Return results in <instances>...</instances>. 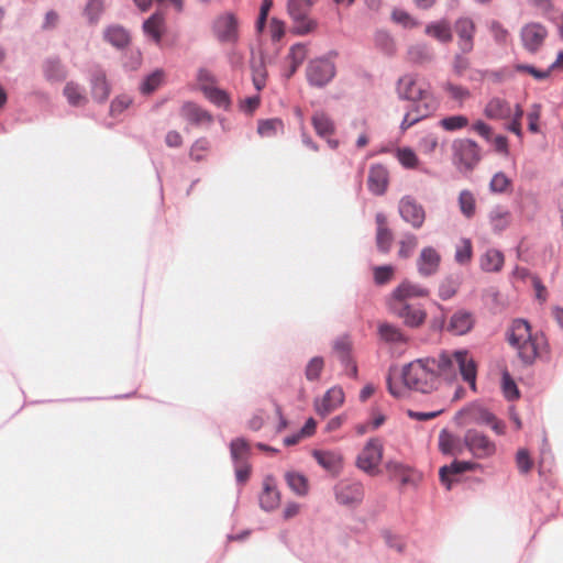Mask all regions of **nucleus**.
<instances>
[{"mask_svg":"<svg viewBox=\"0 0 563 563\" xmlns=\"http://www.w3.org/2000/svg\"><path fill=\"white\" fill-rule=\"evenodd\" d=\"M430 365L433 366V361L429 357L418 358L406 364L401 371L402 387L394 385L389 374L386 378L389 394L395 398H402L408 390L429 394L437 389V375L433 374Z\"/></svg>","mask_w":563,"mask_h":563,"instance_id":"obj_1","label":"nucleus"},{"mask_svg":"<svg viewBox=\"0 0 563 563\" xmlns=\"http://www.w3.org/2000/svg\"><path fill=\"white\" fill-rule=\"evenodd\" d=\"M506 340L516 349L517 355L525 366H531L541 351H549V343L543 332H531L528 320H512L506 332Z\"/></svg>","mask_w":563,"mask_h":563,"instance_id":"obj_2","label":"nucleus"},{"mask_svg":"<svg viewBox=\"0 0 563 563\" xmlns=\"http://www.w3.org/2000/svg\"><path fill=\"white\" fill-rule=\"evenodd\" d=\"M455 420L459 424L488 426L498 435L504 434L506 430L505 422L478 401L471 402L457 411Z\"/></svg>","mask_w":563,"mask_h":563,"instance_id":"obj_3","label":"nucleus"},{"mask_svg":"<svg viewBox=\"0 0 563 563\" xmlns=\"http://www.w3.org/2000/svg\"><path fill=\"white\" fill-rule=\"evenodd\" d=\"M482 159L478 144L471 139H457L452 143V162L460 173H471Z\"/></svg>","mask_w":563,"mask_h":563,"instance_id":"obj_4","label":"nucleus"},{"mask_svg":"<svg viewBox=\"0 0 563 563\" xmlns=\"http://www.w3.org/2000/svg\"><path fill=\"white\" fill-rule=\"evenodd\" d=\"M396 90L398 98L401 100L410 101L411 104L417 103H429L433 102L435 110L438 109L439 102L433 93L417 82V78L413 75L407 74L397 80Z\"/></svg>","mask_w":563,"mask_h":563,"instance_id":"obj_5","label":"nucleus"},{"mask_svg":"<svg viewBox=\"0 0 563 563\" xmlns=\"http://www.w3.org/2000/svg\"><path fill=\"white\" fill-rule=\"evenodd\" d=\"M390 314L401 320L409 329L420 328L427 320V311L420 303L385 300Z\"/></svg>","mask_w":563,"mask_h":563,"instance_id":"obj_6","label":"nucleus"},{"mask_svg":"<svg viewBox=\"0 0 563 563\" xmlns=\"http://www.w3.org/2000/svg\"><path fill=\"white\" fill-rule=\"evenodd\" d=\"M336 67L327 56L311 59L306 69V77L310 86L323 88L335 77Z\"/></svg>","mask_w":563,"mask_h":563,"instance_id":"obj_7","label":"nucleus"},{"mask_svg":"<svg viewBox=\"0 0 563 563\" xmlns=\"http://www.w3.org/2000/svg\"><path fill=\"white\" fill-rule=\"evenodd\" d=\"M334 497L342 506L356 507L364 498L363 484L356 479H342L334 486Z\"/></svg>","mask_w":563,"mask_h":563,"instance_id":"obj_8","label":"nucleus"},{"mask_svg":"<svg viewBox=\"0 0 563 563\" xmlns=\"http://www.w3.org/2000/svg\"><path fill=\"white\" fill-rule=\"evenodd\" d=\"M383 457V444L378 439H369L356 457V466L366 474H375Z\"/></svg>","mask_w":563,"mask_h":563,"instance_id":"obj_9","label":"nucleus"},{"mask_svg":"<svg viewBox=\"0 0 563 563\" xmlns=\"http://www.w3.org/2000/svg\"><path fill=\"white\" fill-rule=\"evenodd\" d=\"M464 444L476 459H486L496 452V444L476 429H468L465 432Z\"/></svg>","mask_w":563,"mask_h":563,"instance_id":"obj_10","label":"nucleus"},{"mask_svg":"<svg viewBox=\"0 0 563 563\" xmlns=\"http://www.w3.org/2000/svg\"><path fill=\"white\" fill-rule=\"evenodd\" d=\"M398 212L401 219L413 229H420L426 220V211L412 196H404L398 203Z\"/></svg>","mask_w":563,"mask_h":563,"instance_id":"obj_11","label":"nucleus"},{"mask_svg":"<svg viewBox=\"0 0 563 563\" xmlns=\"http://www.w3.org/2000/svg\"><path fill=\"white\" fill-rule=\"evenodd\" d=\"M547 36L548 30L538 22L528 23L520 31L522 46L531 54H536L541 48Z\"/></svg>","mask_w":563,"mask_h":563,"instance_id":"obj_12","label":"nucleus"},{"mask_svg":"<svg viewBox=\"0 0 563 563\" xmlns=\"http://www.w3.org/2000/svg\"><path fill=\"white\" fill-rule=\"evenodd\" d=\"M453 30L457 36V47L462 53H471L474 49V38L476 34V25L468 16L459 18L453 25Z\"/></svg>","mask_w":563,"mask_h":563,"instance_id":"obj_13","label":"nucleus"},{"mask_svg":"<svg viewBox=\"0 0 563 563\" xmlns=\"http://www.w3.org/2000/svg\"><path fill=\"white\" fill-rule=\"evenodd\" d=\"M429 295V288L409 279H404L396 288L393 289L385 300L409 302L410 299L426 298Z\"/></svg>","mask_w":563,"mask_h":563,"instance_id":"obj_14","label":"nucleus"},{"mask_svg":"<svg viewBox=\"0 0 563 563\" xmlns=\"http://www.w3.org/2000/svg\"><path fill=\"white\" fill-rule=\"evenodd\" d=\"M440 265L441 255L433 246L423 247L416 262L417 272L423 278L434 276Z\"/></svg>","mask_w":563,"mask_h":563,"instance_id":"obj_15","label":"nucleus"},{"mask_svg":"<svg viewBox=\"0 0 563 563\" xmlns=\"http://www.w3.org/2000/svg\"><path fill=\"white\" fill-rule=\"evenodd\" d=\"M213 32L221 43H234L238 41V20L232 13H224L213 22Z\"/></svg>","mask_w":563,"mask_h":563,"instance_id":"obj_16","label":"nucleus"},{"mask_svg":"<svg viewBox=\"0 0 563 563\" xmlns=\"http://www.w3.org/2000/svg\"><path fill=\"white\" fill-rule=\"evenodd\" d=\"M389 173L382 164H373L368 170L367 187L375 196H383L388 187Z\"/></svg>","mask_w":563,"mask_h":563,"instance_id":"obj_17","label":"nucleus"},{"mask_svg":"<svg viewBox=\"0 0 563 563\" xmlns=\"http://www.w3.org/2000/svg\"><path fill=\"white\" fill-rule=\"evenodd\" d=\"M344 401V393L340 387H332L321 399L314 401V409L318 415L325 417L331 411L336 409Z\"/></svg>","mask_w":563,"mask_h":563,"instance_id":"obj_18","label":"nucleus"},{"mask_svg":"<svg viewBox=\"0 0 563 563\" xmlns=\"http://www.w3.org/2000/svg\"><path fill=\"white\" fill-rule=\"evenodd\" d=\"M280 494L275 485L274 477L268 475L263 482V492L260 495V507L265 511H272L279 506Z\"/></svg>","mask_w":563,"mask_h":563,"instance_id":"obj_19","label":"nucleus"},{"mask_svg":"<svg viewBox=\"0 0 563 563\" xmlns=\"http://www.w3.org/2000/svg\"><path fill=\"white\" fill-rule=\"evenodd\" d=\"M89 82L92 98L98 102L106 101L110 95V87L106 73L100 67H96L90 71Z\"/></svg>","mask_w":563,"mask_h":563,"instance_id":"obj_20","label":"nucleus"},{"mask_svg":"<svg viewBox=\"0 0 563 563\" xmlns=\"http://www.w3.org/2000/svg\"><path fill=\"white\" fill-rule=\"evenodd\" d=\"M474 322V317L470 311L457 310L452 314L446 330L454 335H464L472 330Z\"/></svg>","mask_w":563,"mask_h":563,"instance_id":"obj_21","label":"nucleus"},{"mask_svg":"<svg viewBox=\"0 0 563 563\" xmlns=\"http://www.w3.org/2000/svg\"><path fill=\"white\" fill-rule=\"evenodd\" d=\"M435 111V106L433 102L429 101V103H417L411 104L409 111L405 114L400 129L406 131L420 120L429 117L431 113Z\"/></svg>","mask_w":563,"mask_h":563,"instance_id":"obj_22","label":"nucleus"},{"mask_svg":"<svg viewBox=\"0 0 563 563\" xmlns=\"http://www.w3.org/2000/svg\"><path fill=\"white\" fill-rule=\"evenodd\" d=\"M456 365L459 366L460 373L463 380L470 384V387L476 390V365L473 360L467 358L465 351H456L454 353Z\"/></svg>","mask_w":563,"mask_h":563,"instance_id":"obj_23","label":"nucleus"},{"mask_svg":"<svg viewBox=\"0 0 563 563\" xmlns=\"http://www.w3.org/2000/svg\"><path fill=\"white\" fill-rule=\"evenodd\" d=\"M433 361V366L430 365L433 374L437 375V384H439V377L443 376L445 379H449L452 375L455 374L456 362L454 355L451 356L446 353H442L438 358L430 357Z\"/></svg>","mask_w":563,"mask_h":563,"instance_id":"obj_24","label":"nucleus"},{"mask_svg":"<svg viewBox=\"0 0 563 563\" xmlns=\"http://www.w3.org/2000/svg\"><path fill=\"white\" fill-rule=\"evenodd\" d=\"M377 332L380 340L389 344H406L408 342V336L404 331L398 325L389 322L379 323Z\"/></svg>","mask_w":563,"mask_h":563,"instance_id":"obj_25","label":"nucleus"},{"mask_svg":"<svg viewBox=\"0 0 563 563\" xmlns=\"http://www.w3.org/2000/svg\"><path fill=\"white\" fill-rule=\"evenodd\" d=\"M484 114L492 120L507 119L511 115V107L505 99L494 97L487 102Z\"/></svg>","mask_w":563,"mask_h":563,"instance_id":"obj_26","label":"nucleus"},{"mask_svg":"<svg viewBox=\"0 0 563 563\" xmlns=\"http://www.w3.org/2000/svg\"><path fill=\"white\" fill-rule=\"evenodd\" d=\"M104 40L118 49L126 47L130 43L129 32L121 25H109L103 32Z\"/></svg>","mask_w":563,"mask_h":563,"instance_id":"obj_27","label":"nucleus"},{"mask_svg":"<svg viewBox=\"0 0 563 563\" xmlns=\"http://www.w3.org/2000/svg\"><path fill=\"white\" fill-rule=\"evenodd\" d=\"M424 32L427 35L444 44L453 38L452 27L445 19L427 24Z\"/></svg>","mask_w":563,"mask_h":563,"instance_id":"obj_28","label":"nucleus"},{"mask_svg":"<svg viewBox=\"0 0 563 563\" xmlns=\"http://www.w3.org/2000/svg\"><path fill=\"white\" fill-rule=\"evenodd\" d=\"M408 58L417 65L431 63L434 58L432 47L427 43H417L408 48Z\"/></svg>","mask_w":563,"mask_h":563,"instance_id":"obj_29","label":"nucleus"},{"mask_svg":"<svg viewBox=\"0 0 563 563\" xmlns=\"http://www.w3.org/2000/svg\"><path fill=\"white\" fill-rule=\"evenodd\" d=\"M200 88L206 98L214 106L224 110L230 108L231 99L225 90L211 85H201Z\"/></svg>","mask_w":563,"mask_h":563,"instance_id":"obj_30","label":"nucleus"},{"mask_svg":"<svg viewBox=\"0 0 563 563\" xmlns=\"http://www.w3.org/2000/svg\"><path fill=\"white\" fill-rule=\"evenodd\" d=\"M43 73L48 81H62L66 78L67 71L58 57H49L43 64Z\"/></svg>","mask_w":563,"mask_h":563,"instance_id":"obj_31","label":"nucleus"},{"mask_svg":"<svg viewBox=\"0 0 563 563\" xmlns=\"http://www.w3.org/2000/svg\"><path fill=\"white\" fill-rule=\"evenodd\" d=\"M312 456L327 471H338L342 465V457L335 452L313 450Z\"/></svg>","mask_w":563,"mask_h":563,"instance_id":"obj_32","label":"nucleus"},{"mask_svg":"<svg viewBox=\"0 0 563 563\" xmlns=\"http://www.w3.org/2000/svg\"><path fill=\"white\" fill-rule=\"evenodd\" d=\"M504 261V254L500 251L489 249L482 255L479 266L484 272H499Z\"/></svg>","mask_w":563,"mask_h":563,"instance_id":"obj_33","label":"nucleus"},{"mask_svg":"<svg viewBox=\"0 0 563 563\" xmlns=\"http://www.w3.org/2000/svg\"><path fill=\"white\" fill-rule=\"evenodd\" d=\"M251 448L244 438H235L230 442V455L234 465L247 463Z\"/></svg>","mask_w":563,"mask_h":563,"instance_id":"obj_34","label":"nucleus"},{"mask_svg":"<svg viewBox=\"0 0 563 563\" xmlns=\"http://www.w3.org/2000/svg\"><path fill=\"white\" fill-rule=\"evenodd\" d=\"M463 474L462 466L460 464V460H454L448 465H443L439 470V477L443 486L448 490H451L453 487V483L456 481V476Z\"/></svg>","mask_w":563,"mask_h":563,"instance_id":"obj_35","label":"nucleus"},{"mask_svg":"<svg viewBox=\"0 0 563 563\" xmlns=\"http://www.w3.org/2000/svg\"><path fill=\"white\" fill-rule=\"evenodd\" d=\"M285 481L288 487L298 496H306L309 492L307 477L296 471H289L285 474Z\"/></svg>","mask_w":563,"mask_h":563,"instance_id":"obj_36","label":"nucleus"},{"mask_svg":"<svg viewBox=\"0 0 563 563\" xmlns=\"http://www.w3.org/2000/svg\"><path fill=\"white\" fill-rule=\"evenodd\" d=\"M164 24V16L159 12L153 13L148 19L143 22L144 33L152 37L156 43L162 40V26Z\"/></svg>","mask_w":563,"mask_h":563,"instance_id":"obj_37","label":"nucleus"},{"mask_svg":"<svg viewBox=\"0 0 563 563\" xmlns=\"http://www.w3.org/2000/svg\"><path fill=\"white\" fill-rule=\"evenodd\" d=\"M188 121L195 124L203 122H212L213 118L210 112L197 106L196 103L188 102L183 108Z\"/></svg>","mask_w":563,"mask_h":563,"instance_id":"obj_38","label":"nucleus"},{"mask_svg":"<svg viewBox=\"0 0 563 563\" xmlns=\"http://www.w3.org/2000/svg\"><path fill=\"white\" fill-rule=\"evenodd\" d=\"M460 287V277L455 274L445 276L439 285V297L449 300L455 296Z\"/></svg>","mask_w":563,"mask_h":563,"instance_id":"obj_39","label":"nucleus"},{"mask_svg":"<svg viewBox=\"0 0 563 563\" xmlns=\"http://www.w3.org/2000/svg\"><path fill=\"white\" fill-rule=\"evenodd\" d=\"M312 125L320 136H327L334 132L332 120L322 111H318L312 115Z\"/></svg>","mask_w":563,"mask_h":563,"instance_id":"obj_40","label":"nucleus"},{"mask_svg":"<svg viewBox=\"0 0 563 563\" xmlns=\"http://www.w3.org/2000/svg\"><path fill=\"white\" fill-rule=\"evenodd\" d=\"M64 96L66 97L68 103L74 107H79L87 101L82 88L74 81H68L65 85Z\"/></svg>","mask_w":563,"mask_h":563,"instance_id":"obj_41","label":"nucleus"},{"mask_svg":"<svg viewBox=\"0 0 563 563\" xmlns=\"http://www.w3.org/2000/svg\"><path fill=\"white\" fill-rule=\"evenodd\" d=\"M283 130L284 122L277 118L260 120L257 124V133L262 137H273L277 135L278 131Z\"/></svg>","mask_w":563,"mask_h":563,"instance_id":"obj_42","label":"nucleus"},{"mask_svg":"<svg viewBox=\"0 0 563 563\" xmlns=\"http://www.w3.org/2000/svg\"><path fill=\"white\" fill-rule=\"evenodd\" d=\"M457 201L462 214L467 219L473 218L476 210L474 195L470 190L464 189L460 192Z\"/></svg>","mask_w":563,"mask_h":563,"instance_id":"obj_43","label":"nucleus"},{"mask_svg":"<svg viewBox=\"0 0 563 563\" xmlns=\"http://www.w3.org/2000/svg\"><path fill=\"white\" fill-rule=\"evenodd\" d=\"M459 440L452 437L446 430H442L439 435V449L443 454L455 455L461 452L457 448Z\"/></svg>","mask_w":563,"mask_h":563,"instance_id":"obj_44","label":"nucleus"},{"mask_svg":"<svg viewBox=\"0 0 563 563\" xmlns=\"http://www.w3.org/2000/svg\"><path fill=\"white\" fill-rule=\"evenodd\" d=\"M164 73L159 69L147 75L141 82L140 90L143 95H150L155 91L163 81Z\"/></svg>","mask_w":563,"mask_h":563,"instance_id":"obj_45","label":"nucleus"},{"mask_svg":"<svg viewBox=\"0 0 563 563\" xmlns=\"http://www.w3.org/2000/svg\"><path fill=\"white\" fill-rule=\"evenodd\" d=\"M418 245V239L413 233H406L404 238L399 241V251L398 256L400 258H409L415 249Z\"/></svg>","mask_w":563,"mask_h":563,"instance_id":"obj_46","label":"nucleus"},{"mask_svg":"<svg viewBox=\"0 0 563 563\" xmlns=\"http://www.w3.org/2000/svg\"><path fill=\"white\" fill-rule=\"evenodd\" d=\"M324 366L323 357L321 356H314L312 357L305 368V376L306 379L309 382H316L320 378V375L322 373Z\"/></svg>","mask_w":563,"mask_h":563,"instance_id":"obj_47","label":"nucleus"},{"mask_svg":"<svg viewBox=\"0 0 563 563\" xmlns=\"http://www.w3.org/2000/svg\"><path fill=\"white\" fill-rule=\"evenodd\" d=\"M393 241L394 235L390 229H376V246L380 253H389Z\"/></svg>","mask_w":563,"mask_h":563,"instance_id":"obj_48","label":"nucleus"},{"mask_svg":"<svg viewBox=\"0 0 563 563\" xmlns=\"http://www.w3.org/2000/svg\"><path fill=\"white\" fill-rule=\"evenodd\" d=\"M375 45L386 55H391L395 52L394 38L386 31L375 33Z\"/></svg>","mask_w":563,"mask_h":563,"instance_id":"obj_49","label":"nucleus"},{"mask_svg":"<svg viewBox=\"0 0 563 563\" xmlns=\"http://www.w3.org/2000/svg\"><path fill=\"white\" fill-rule=\"evenodd\" d=\"M439 124L444 130L453 132L465 128L468 124V119L463 114L450 115L440 120Z\"/></svg>","mask_w":563,"mask_h":563,"instance_id":"obj_50","label":"nucleus"},{"mask_svg":"<svg viewBox=\"0 0 563 563\" xmlns=\"http://www.w3.org/2000/svg\"><path fill=\"white\" fill-rule=\"evenodd\" d=\"M103 12V0H88L85 7V15L89 23L95 24L99 21Z\"/></svg>","mask_w":563,"mask_h":563,"instance_id":"obj_51","label":"nucleus"},{"mask_svg":"<svg viewBox=\"0 0 563 563\" xmlns=\"http://www.w3.org/2000/svg\"><path fill=\"white\" fill-rule=\"evenodd\" d=\"M509 212L504 210L500 207H495L489 212V220L492 222L493 229L496 232H500L506 229L507 221L506 218L508 217Z\"/></svg>","mask_w":563,"mask_h":563,"instance_id":"obj_52","label":"nucleus"},{"mask_svg":"<svg viewBox=\"0 0 563 563\" xmlns=\"http://www.w3.org/2000/svg\"><path fill=\"white\" fill-rule=\"evenodd\" d=\"M509 186L510 179L506 176L505 173L498 172L490 179L489 190L494 194H503Z\"/></svg>","mask_w":563,"mask_h":563,"instance_id":"obj_53","label":"nucleus"},{"mask_svg":"<svg viewBox=\"0 0 563 563\" xmlns=\"http://www.w3.org/2000/svg\"><path fill=\"white\" fill-rule=\"evenodd\" d=\"M395 268L391 265H382L374 267V282L382 286L387 284L394 276Z\"/></svg>","mask_w":563,"mask_h":563,"instance_id":"obj_54","label":"nucleus"},{"mask_svg":"<svg viewBox=\"0 0 563 563\" xmlns=\"http://www.w3.org/2000/svg\"><path fill=\"white\" fill-rule=\"evenodd\" d=\"M503 391L508 400H516L520 396L519 389L508 372L503 374Z\"/></svg>","mask_w":563,"mask_h":563,"instance_id":"obj_55","label":"nucleus"},{"mask_svg":"<svg viewBox=\"0 0 563 563\" xmlns=\"http://www.w3.org/2000/svg\"><path fill=\"white\" fill-rule=\"evenodd\" d=\"M472 258V244L468 239H463L462 244L455 250L454 260L456 263L464 265Z\"/></svg>","mask_w":563,"mask_h":563,"instance_id":"obj_56","label":"nucleus"},{"mask_svg":"<svg viewBox=\"0 0 563 563\" xmlns=\"http://www.w3.org/2000/svg\"><path fill=\"white\" fill-rule=\"evenodd\" d=\"M466 54L467 53L459 51L453 57L452 68L454 74L459 77H462L464 73L471 68V60L465 56Z\"/></svg>","mask_w":563,"mask_h":563,"instance_id":"obj_57","label":"nucleus"},{"mask_svg":"<svg viewBox=\"0 0 563 563\" xmlns=\"http://www.w3.org/2000/svg\"><path fill=\"white\" fill-rule=\"evenodd\" d=\"M210 147V142L206 137H200L195 141L191 145L189 156L195 162L203 161L205 156L201 154L202 152L208 151Z\"/></svg>","mask_w":563,"mask_h":563,"instance_id":"obj_58","label":"nucleus"},{"mask_svg":"<svg viewBox=\"0 0 563 563\" xmlns=\"http://www.w3.org/2000/svg\"><path fill=\"white\" fill-rule=\"evenodd\" d=\"M397 157L400 164L406 168H413L418 164L416 153L409 147L399 148Z\"/></svg>","mask_w":563,"mask_h":563,"instance_id":"obj_59","label":"nucleus"},{"mask_svg":"<svg viewBox=\"0 0 563 563\" xmlns=\"http://www.w3.org/2000/svg\"><path fill=\"white\" fill-rule=\"evenodd\" d=\"M307 56V46L302 43L294 44L288 53V59L297 66H300Z\"/></svg>","mask_w":563,"mask_h":563,"instance_id":"obj_60","label":"nucleus"},{"mask_svg":"<svg viewBox=\"0 0 563 563\" xmlns=\"http://www.w3.org/2000/svg\"><path fill=\"white\" fill-rule=\"evenodd\" d=\"M515 69L519 73H528L537 80H544L550 76V70H541L529 64H516Z\"/></svg>","mask_w":563,"mask_h":563,"instance_id":"obj_61","label":"nucleus"},{"mask_svg":"<svg viewBox=\"0 0 563 563\" xmlns=\"http://www.w3.org/2000/svg\"><path fill=\"white\" fill-rule=\"evenodd\" d=\"M516 463L519 472L521 474H527L532 468V461L530 459L529 452L526 449H520L516 454Z\"/></svg>","mask_w":563,"mask_h":563,"instance_id":"obj_62","label":"nucleus"},{"mask_svg":"<svg viewBox=\"0 0 563 563\" xmlns=\"http://www.w3.org/2000/svg\"><path fill=\"white\" fill-rule=\"evenodd\" d=\"M132 103V99L129 96H119L115 99L112 100L110 104V113L111 115L115 117L120 113H122L125 109L129 108V106Z\"/></svg>","mask_w":563,"mask_h":563,"instance_id":"obj_63","label":"nucleus"},{"mask_svg":"<svg viewBox=\"0 0 563 563\" xmlns=\"http://www.w3.org/2000/svg\"><path fill=\"white\" fill-rule=\"evenodd\" d=\"M443 89L445 91H448L454 100L462 101L470 96V91L467 88H465L463 86L454 85L450 81H448L443 85Z\"/></svg>","mask_w":563,"mask_h":563,"instance_id":"obj_64","label":"nucleus"}]
</instances>
